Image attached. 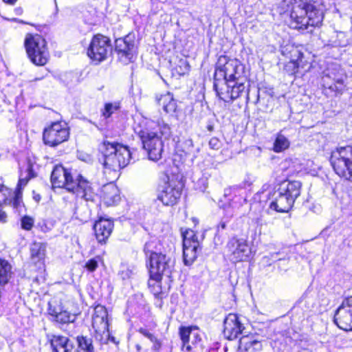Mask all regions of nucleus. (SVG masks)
Listing matches in <instances>:
<instances>
[{
	"label": "nucleus",
	"mask_w": 352,
	"mask_h": 352,
	"mask_svg": "<svg viewBox=\"0 0 352 352\" xmlns=\"http://www.w3.org/2000/svg\"><path fill=\"white\" fill-rule=\"evenodd\" d=\"M69 131L65 124L59 122H53L46 127L43 132V140L45 145L56 147L67 141Z\"/></svg>",
	"instance_id": "10"
},
{
	"label": "nucleus",
	"mask_w": 352,
	"mask_h": 352,
	"mask_svg": "<svg viewBox=\"0 0 352 352\" xmlns=\"http://www.w3.org/2000/svg\"><path fill=\"white\" fill-rule=\"evenodd\" d=\"M291 60L284 66V70L289 75L295 74L299 66V61L301 60L303 54L296 47L292 48L289 51Z\"/></svg>",
	"instance_id": "25"
},
{
	"label": "nucleus",
	"mask_w": 352,
	"mask_h": 352,
	"mask_svg": "<svg viewBox=\"0 0 352 352\" xmlns=\"http://www.w3.org/2000/svg\"><path fill=\"white\" fill-rule=\"evenodd\" d=\"M262 344L254 335H247L241 338L238 347L239 352H257L262 349Z\"/></svg>",
	"instance_id": "23"
},
{
	"label": "nucleus",
	"mask_w": 352,
	"mask_h": 352,
	"mask_svg": "<svg viewBox=\"0 0 352 352\" xmlns=\"http://www.w3.org/2000/svg\"><path fill=\"white\" fill-rule=\"evenodd\" d=\"M25 47L28 58L36 65H44L49 59V52L45 38L39 34H28L25 39Z\"/></svg>",
	"instance_id": "8"
},
{
	"label": "nucleus",
	"mask_w": 352,
	"mask_h": 352,
	"mask_svg": "<svg viewBox=\"0 0 352 352\" xmlns=\"http://www.w3.org/2000/svg\"><path fill=\"white\" fill-rule=\"evenodd\" d=\"M51 183L53 188H65L86 201L94 202L96 199V194L91 184L80 174L72 173L62 165L54 166L51 174Z\"/></svg>",
	"instance_id": "1"
},
{
	"label": "nucleus",
	"mask_w": 352,
	"mask_h": 352,
	"mask_svg": "<svg viewBox=\"0 0 352 352\" xmlns=\"http://www.w3.org/2000/svg\"><path fill=\"white\" fill-rule=\"evenodd\" d=\"M138 134L149 160L157 161L161 159L164 146L162 138L166 140L170 136V126L164 122L150 121Z\"/></svg>",
	"instance_id": "2"
},
{
	"label": "nucleus",
	"mask_w": 352,
	"mask_h": 352,
	"mask_svg": "<svg viewBox=\"0 0 352 352\" xmlns=\"http://www.w3.org/2000/svg\"><path fill=\"white\" fill-rule=\"evenodd\" d=\"M199 243L183 245V257L186 265H190L197 258Z\"/></svg>",
	"instance_id": "29"
},
{
	"label": "nucleus",
	"mask_w": 352,
	"mask_h": 352,
	"mask_svg": "<svg viewBox=\"0 0 352 352\" xmlns=\"http://www.w3.org/2000/svg\"><path fill=\"white\" fill-rule=\"evenodd\" d=\"M14 192L11 189L4 186H0V207H1L2 204H10Z\"/></svg>",
	"instance_id": "36"
},
{
	"label": "nucleus",
	"mask_w": 352,
	"mask_h": 352,
	"mask_svg": "<svg viewBox=\"0 0 352 352\" xmlns=\"http://www.w3.org/2000/svg\"><path fill=\"white\" fill-rule=\"evenodd\" d=\"M226 228V223L224 221L221 222L218 226V229L224 230Z\"/></svg>",
	"instance_id": "49"
},
{
	"label": "nucleus",
	"mask_w": 352,
	"mask_h": 352,
	"mask_svg": "<svg viewBox=\"0 0 352 352\" xmlns=\"http://www.w3.org/2000/svg\"><path fill=\"white\" fill-rule=\"evenodd\" d=\"M78 344L77 352H94V346L91 338L85 336L77 338Z\"/></svg>",
	"instance_id": "34"
},
{
	"label": "nucleus",
	"mask_w": 352,
	"mask_h": 352,
	"mask_svg": "<svg viewBox=\"0 0 352 352\" xmlns=\"http://www.w3.org/2000/svg\"><path fill=\"white\" fill-rule=\"evenodd\" d=\"M221 143L220 140L215 137L212 138L209 141V146L214 150H218L220 148Z\"/></svg>",
	"instance_id": "45"
},
{
	"label": "nucleus",
	"mask_w": 352,
	"mask_h": 352,
	"mask_svg": "<svg viewBox=\"0 0 352 352\" xmlns=\"http://www.w3.org/2000/svg\"><path fill=\"white\" fill-rule=\"evenodd\" d=\"M34 220L29 217H24L21 219V227L26 230H30L33 226Z\"/></svg>",
	"instance_id": "44"
},
{
	"label": "nucleus",
	"mask_w": 352,
	"mask_h": 352,
	"mask_svg": "<svg viewBox=\"0 0 352 352\" xmlns=\"http://www.w3.org/2000/svg\"><path fill=\"white\" fill-rule=\"evenodd\" d=\"M30 258L32 262L36 263L44 259L46 252V245L41 242H34L31 244Z\"/></svg>",
	"instance_id": "28"
},
{
	"label": "nucleus",
	"mask_w": 352,
	"mask_h": 352,
	"mask_svg": "<svg viewBox=\"0 0 352 352\" xmlns=\"http://www.w3.org/2000/svg\"><path fill=\"white\" fill-rule=\"evenodd\" d=\"M157 244V241L155 239H151L148 241H146L144 246V253L148 255L149 254V256L152 254H157L156 252H155V250L156 249V246Z\"/></svg>",
	"instance_id": "40"
},
{
	"label": "nucleus",
	"mask_w": 352,
	"mask_h": 352,
	"mask_svg": "<svg viewBox=\"0 0 352 352\" xmlns=\"http://www.w3.org/2000/svg\"><path fill=\"white\" fill-rule=\"evenodd\" d=\"M119 109V104L115 103H107L105 104L104 108L102 111V116L107 118H109L116 111Z\"/></svg>",
	"instance_id": "39"
},
{
	"label": "nucleus",
	"mask_w": 352,
	"mask_h": 352,
	"mask_svg": "<svg viewBox=\"0 0 352 352\" xmlns=\"http://www.w3.org/2000/svg\"><path fill=\"white\" fill-rule=\"evenodd\" d=\"M289 145V140L282 133H279L277 134L274 142V151L276 153L282 152L288 148Z\"/></svg>",
	"instance_id": "32"
},
{
	"label": "nucleus",
	"mask_w": 352,
	"mask_h": 352,
	"mask_svg": "<svg viewBox=\"0 0 352 352\" xmlns=\"http://www.w3.org/2000/svg\"><path fill=\"white\" fill-rule=\"evenodd\" d=\"M11 275V265L7 261L0 258V285L8 283Z\"/></svg>",
	"instance_id": "31"
},
{
	"label": "nucleus",
	"mask_w": 352,
	"mask_h": 352,
	"mask_svg": "<svg viewBox=\"0 0 352 352\" xmlns=\"http://www.w3.org/2000/svg\"><path fill=\"white\" fill-rule=\"evenodd\" d=\"M113 228V223L110 219L100 218L97 221L94 230L96 239L99 243H104L109 237Z\"/></svg>",
	"instance_id": "20"
},
{
	"label": "nucleus",
	"mask_w": 352,
	"mask_h": 352,
	"mask_svg": "<svg viewBox=\"0 0 352 352\" xmlns=\"http://www.w3.org/2000/svg\"><path fill=\"white\" fill-rule=\"evenodd\" d=\"M291 18L294 19V28L307 30L308 26L320 25L323 19V13L311 0H294Z\"/></svg>",
	"instance_id": "3"
},
{
	"label": "nucleus",
	"mask_w": 352,
	"mask_h": 352,
	"mask_svg": "<svg viewBox=\"0 0 352 352\" xmlns=\"http://www.w3.org/2000/svg\"><path fill=\"white\" fill-rule=\"evenodd\" d=\"M246 80H239L234 82H225L226 91L219 89V83L214 82L213 87L219 98L226 102H230L238 98L245 90Z\"/></svg>",
	"instance_id": "15"
},
{
	"label": "nucleus",
	"mask_w": 352,
	"mask_h": 352,
	"mask_svg": "<svg viewBox=\"0 0 352 352\" xmlns=\"http://www.w3.org/2000/svg\"><path fill=\"white\" fill-rule=\"evenodd\" d=\"M10 205L12 206L17 212L21 213L22 212L24 206L22 202V192L20 190L14 192L12 202Z\"/></svg>",
	"instance_id": "37"
},
{
	"label": "nucleus",
	"mask_w": 352,
	"mask_h": 352,
	"mask_svg": "<svg viewBox=\"0 0 352 352\" xmlns=\"http://www.w3.org/2000/svg\"><path fill=\"white\" fill-rule=\"evenodd\" d=\"M330 163L339 177L352 182V146H340L333 150Z\"/></svg>",
	"instance_id": "7"
},
{
	"label": "nucleus",
	"mask_w": 352,
	"mask_h": 352,
	"mask_svg": "<svg viewBox=\"0 0 352 352\" xmlns=\"http://www.w3.org/2000/svg\"><path fill=\"white\" fill-rule=\"evenodd\" d=\"M224 196L228 197L232 208H239L247 201V190L241 186H233L226 188Z\"/></svg>",
	"instance_id": "19"
},
{
	"label": "nucleus",
	"mask_w": 352,
	"mask_h": 352,
	"mask_svg": "<svg viewBox=\"0 0 352 352\" xmlns=\"http://www.w3.org/2000/svg\"><path fill=\"white\" fill-rule=\"evenodd\" d=\"M101 198L107 206H113L120 199V190L114 184L109 183L102 186Z\"/></svg>",
	"instance_id": "24"
},
{
	"label": "nucleus",
	"mask_w": 352,
	"mask_h": 352,
	"mask_svg": "<svg viewBox=\"0 0 352 352\" xmlns=\"http://www.w3.org/2000/svg\"><path fill=\"white\" fill-rule=\"evenodd\" d=\"M302 184L296 180H285L282 182L278 188L280 193H283L295 202L301 192Z\"/></svg>",
	"instance_id": "22"
},
{
	"label": "nucleus",
	"mask_w": 352,
	"mask_h": 352,
	"mask_svg": "<svg viewBox=\"0 0 352 352\" xmlns=\"http://www.w3.org/2000/svg\"><path fill=\"white\" fill-rule=\"evenodd\" d=\"M47 311L52 318V320L60 324L73 323L76 318V314L63 309L56 300H51L48 302Z\"/></svg>",
	"instance_id": "17"
},
{
	"label": "nucleus",
	"mask_w": 352,
	"mask_h": 352,
	"mask_svg": "<svg viewBox=\"0 0 352 352\" xmlns=\"http://www.w3.org/2000/svg\"><path fill=\"white\" fill-rule=\"evenodd\" d=\"M111 50L110 39L103 35L97 34L93 37L89 44L87 55L91 59L101 62L107 58Z\"/></svg>",
	"instance_id": "11"
},
{
	"label": "nucleus",
	"mask_w": 352,
	"mask_h": 352,
	"mask_svg": "<svg viewBox=\"0 0 352 352\" xmlns=\"http://www.w3.org/2000/svg\"><path fill=\"white\" fill-rule=\"evenodd\" d=\"M41 78H35V80H41Z\"/></svg>",
	"instance_id": "53"
},
{
	"label": "nucleus",
	"mask_w": 352,
	"mask_h": 352,
	"mask_svg": "<svg viewBox=\"0 0 352 352\" xmlns=\"http://www.w3.org/2000/svg\"><path fill=\"white\" fill-rule=\"evenodd\" d=\"M51 346L53 352H69L73 348L72 344L68 338L55 336L51 340Z\"/></svg>",
	"instance_id": "27"
},
{
	"label": "nucleus",
	"mask_w": 352,
	"mask_h": 352,
	"mask_svg": "<svg viewBox=\"0 0 352 352\" xmlns=\"http://www.w3.org/2000/svg\"><path fill=\"white\" fill-rule=\"evenodd\" d=\"M243 325L234 314H228L223 322V335L228 340H233L242 333Z\"/></svg>",
	"instance_id": "18"
},
{
	"label": "nucleus",
	"mask_w": 352,
	"mask_h": 352,
	"mask_svg": "<svg viewBox=\"0 0 352 352\" xmlns=\"http://www.w3.org/2000/svg\"><path fill=\"white\" fill-rule=\"evenodd\" d=\"M227 247L232 262L246 261L251 255V249L244 239L233 237L228 241Z\"/></svg>",
	"instance_id": "16"
},
{
	"label": "nucleus",
	"mask_w": 352,
	"mask_h": 352,
	"mask_svg": "<svg viewBox=\"0 0 352 352\" xmlns=\"http://www.w3.org/2000/svg\"><path fill=\"white\" fill-rule=\"evenodd\" d=\"M106 170L117 171L127 166L132 159L129 147L116 142L104 140L100 146Z\"/></svg>",
	"instance_id": "4"
},
{
	"label": "nucleus",
	"mask_w": 352,
	"mask_h": 352,
	"mask_svg": "<svg viewBox=\"0 0 352 352\" xmlns=\"http://www.w3.org/2000/svg\"><path fill=\"white\" fill-rule=\"evenodd\" d=\"M107 316V311L104 306L98 305L94 307L92 327L94 329L96 340L101 343H106L110 339L112 342H115V338L110 337Z\"/></svg>",
	"instance_id": "9"
},
{
	"label": "nucleus",
	"mask_w": 352,
	"mask_h": 352,
	"mask_svg": "<svg viewBox=\"0 0 352 352\" xmlns=\"http://www.w3.org/2000/svg\"><path fill=\"white\" fill-rule=\"evenodd\" d=\"M274 199L271 202L270 208L278 212H287L294 206V202L277 189L274 193Z\"/></svg>",
	"instance_id": "21"
},
{
	"label": "nucleus",
	"mask_w": 352,
	"mask_h": 352,
	"mask_svg": "<svg viewBox=\"0 0 352 352\" xmlns=\"http://www.w3.org/2000/svg\"><path fill=\"white\" fill-rule=\"evenodd\" d=\"M16 14H21L23 12L22 10V8H16L15 10H14Z\"/></svg>",
	"instance_id": "51"
},
{
	"label": "nucleus",
	"mask_w": 352,
	"mask_h": 352,
	"mask_svg": "<svg viewBox=\"0 0 352 352\" xmlns=\"http://www.w3.org/2000/svg\"><path fill=\"white\" fill-rule=\"evenodd\" d=\"M138 331L144 337L147 338L153 344L152 349L159 351L162 346L161 341L150 331L146 328L140 327Z\"/></svg>",
	"instance_id": "33"
},
{
	"label": "nucleus",
	"mask_w": 352,
	"mask_h": 352,
	"mask_svg": "<svg viewBox=\"0 0 352 352\" xmlns=\"http://www.w3.org/2000/svg\"><path fill=\"white\" fill-rule=\"evenodd\" d=\"M115 47L121 62L124 64L131 62L136 53L135 35L128 34L123 38L116 39Z\"/></svg>",
	"instance_id": "12"
},
{
	"label": "nucleus",
	"mask_w": 352,
	"mask_h": 352,
	"mask_svg": "<svg viewBox=\"0 0 352 352\" xmlns=\"http://www.w3.org/2000/svg\"><path fill=\"white\" fill-rule=\"evenodd\" d=\"M182 184L179 181L168 179L157 195V199L165 206H173L179 199L182 194Z\"/></svg>",
	"instance_id": "13"
},
{
	"label": "nucleus",
	"mask_w": 352,
	"mask_h": 352,
	"mask_svg": "<svg viewBox=\"0 0 352 352\" xmlns=\"http://www.w3.org/2000/svg\"><path fill=\"white\" fill-rule=\"evenodd\" d=\"M269 213L267 211H265L261 214L258 217H256L254 219V222L256 224V227L259 230V232L261 233L262 230L264 229L265 226L268 225H272L273 223V221L270 219L269 217Z\"/></svg>",
	"instance_id": "35"
},
{
	"label": "nucleus",
	"mask_w": 352,
	"mask_h": 352,
	"mask_svg": "<svg viewBox=\"0 0 352 352\" xmlns=\"http://www.w3.org/2000/svg\"><path fill=\"white\" fill-rule=\"evenodd\" d=\"M179 63L184 66V70L183 71V72L184 73L186 71H188L189 70V65L187 63L186 60H180Z\"/></svg>",
	"instance_id": "48"
},
{
	"label": "nucleus",
	"mask_w": 352,
	"mask_h": 352,
	"mask_svg": "<svg viewBox=\"0 0 352 352\" xmlns=\"http://www.w3.org/2000/svg\"><path fill=\"white\" fill-rule=\"evenodd\" d=\"M150 280L148 282L149 287H151L152 282L155 294L160 292L159 283L163 276L170 277L174 270L175 261L171 257L162 253L152 254L148 256Z\"/></svg>",
	"instance_id": "6"
},
{
	"label": "nucleus",
	"mask_w": 352,
	"mask_h": 352,
	"mask_svg": "<svg viewBox=\"0 0 352 352\" xmlns=\"http://www.w3.org/2000/svg\"><path fill=\"white\" fill-rule=\"evenodd\" d=\"M99 257L89 259L85 265V267L90 272H94L98 267Z\"/></svg>",
	"instance_id": "42"
},
{
	"label": "nucleus",
	"mask_w": 352,
	"mask_h": 352,
	"mask_svg": "<svg viewBox=\"0 0 352 352\" xmlns=\"http://www.w3.org/2000/svg\"><path fill=\"white\" fill-rule=\"evenodd\" d=\"M157 104L162 107L164 111L167 113H171L175 111L177 103L173 98V95L170 92H166L160 96H156Z\"/></svg>",
	"instance_id": "26"
},
{
	"label": "nucleus",
	"mask_w": 352,
	"mask_h": 352,
	"mask_svg": "<svg viewBox=\"0 0 352 352\" xmlns=\"http://www.w3.org/2000/svg\"><path fill=\"white\" fill-rule=\"evenodd\" d=\"M82 208H78L75 212L76 218L81 222H87L91 217V212L89 209L85 208L84 211H82Z\"/></svg>",
	"instance_id": "41"
},
{
	"label": "nucleus",
	"mask_w": 352,
	"mask_h": 352,
	"mask_svg": "<svg viewBox=\"0 0 352 352\" xmlns=\"http://www.w3.org/2000/svg\"><path fill=\"white\" fill-rule=\"evenodd\" d=\"M245 66L236 58L228 56H220L215 65L214 82L223 83L239 80H246Z\"/></svg>",
	"instance_id": "5"
},
{
	"label": "nucleus",
	"mask_w": 352,
	"mask_h": 352,
	"mask_svg": "<svg viewBox=\"0 0 352 352\" xmlns=\"http://www.w3.org/2000/svg\"><path fill=\"white\" fill-rule=\"evenodd\" d=\"M28 178H25V179H20L19 181V184H18V186H21V185H26L29 179H30L31 177H34V175L32 172V166L30 165H28Z\"/></svg>",
	"instance_id": "46"
},
{
	"label": "nucleus",
	"mask_w": 352,
	"mask_h": 352,
	"mask_svg": "<svg viewBox=\"0 0 352 352\" xmlns=\"http://www.w3.org/2000/svg\"><path fill=\"white\" fill-rule=\"evenodd\" d=\"M192 327H181L179 328V336L182 342V350L189 352L192 349V346L190 344L191 333Z\"/></svg>",
	"instance_id": "30"
},
{
	"label": "nucleus",
	"mask_w": 352,
	"mask_h": 352,
	"mask_svg": "<svg viewBox=\"0 0 352 352\" xmlns=\"http://www.w3.org/2000/svg\"><path fill=\"white\" fill-rule=\"evenodd\" d=\"M183 236V245H194L196 243H199L197 240V237L195 234V232L192 230H188L186 232L182 233Z\"/></svg>",
	"instance_id": "38"
},
{
	"label": "nucleus",
	"mask_w": 352,
	"mask_h": 352,
	"mask_svg": "<svg viewBox=\"0 0 352 352\" xmlns=\"http://www.w3.org/2000/svg\"><path fill=\"white\" fill-rule=\"evenodd\" d=\"M350 21H351V31H352V16L350 18Z\"/></svg>",
	"instance_id": "52"
},
{
	"label": "nucleus",
	"mask_w": 352,
	"mask_h": 352,
	"mask_svg": "<svg viewBox=\"0 0 352 352\" xmlns=\"http://www.w3.org/2000/svg\"><path fill=\"white\" fill-rule=\"evenodd\" d=\"M3 1L8 4L13 5L16 3V1L17 0H3Z\"/></svg>",
	"instance_id": "50"
},
{
	"label": "nucleus",
	"mask_w": 352,
	"mask_h": 352,
	"mask_svg": "<svg viewBox=\"0 0 352 352\" xmlns=\"http://www.w3.org/2000/svg\"><path fill=\"white\" fill-rule=\"evenodd\" d=\"M334 322L341 329L352 330V296L343 300L334 316Z\"/></svg>",
	"instance_id": "14"
},
{
	"label": "nucleus",
	"mask_w": 352,
	"mask_h": 352,
	"mask_svg": "<svg viewBox=\"0 0 352 352\" xmlns=\"http://www.w3.org/2000/svg\"><path fill=\"white\" fill-rule=\"evenodd\" d=\"M342 84H343V81L342 80L339 79V80H336V82L335 84L330 85L328 86V87L329 89H331L332 91H340L342 89L340 86L342 85Z\"/></svg>",
	"instance_id": "47"
},
{
	"label": "nucleus",
	"mask_w": 352,
	"mask_h": 352,
	"mask_svg": "<svg viewBox=\"0 0 352 352\" xmlns=\"http://www.w3.org/2000/svg\"><path fill=\"white\" fill-rule=\"evenodd\" d=\"M191 333L192 334L190 337V343H191L192 345H195L201 340V336L199 333L198 328L195 326H193Z\"/></svg>",
	"instance_id": "43"
}]
</instances>
